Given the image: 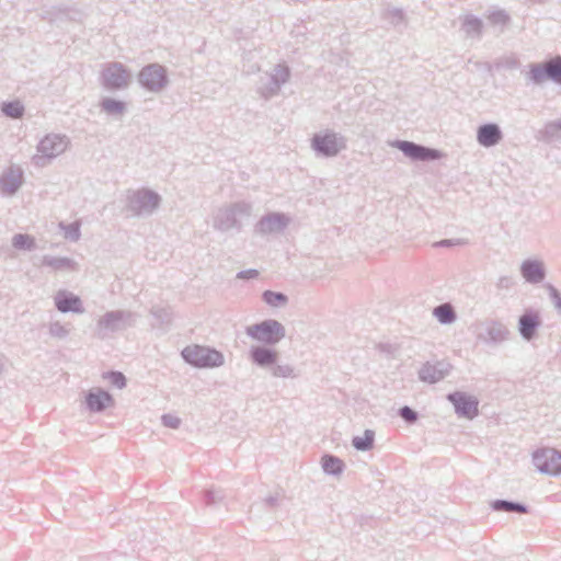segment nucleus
I'll return each instance as SVG.
<instances>
[{
	"mask_svg": "<svg viewBox=\"0 0 561 561\" xmlns=\"http://www.w3.org/2000/svg\"><path fill=\"white\" fill-rule=\"evenodd\" d=\"M184 359L196 367L208 368L220 366L224 363V356L216 350L190 345L182 351Z\"/></svg>",
	"mask_w": 561,
	"mask_h": 561,
	"instance_id": "obj_1",
	"label": "nucleus"
},
{
	"mask_svg": "<svg viewBox=\"0 0 561 561\" xmlns=\"http://www.w3.org/2000/svg\"><path fill=\"white\" fill-rule=\"evenodd\" d=\"M247 333L253 339L267 344H275L285 335L283 325L275 320L251 325L247 329Z\"/></svg>",
	"mask_w": 561,
	"mask_h": 561,
	"instance_id": "obj_2",
	"label": "nucleus"
},
{
	"mask_svg": "<svg viewBox=\"0 0 561 561\" xmlns=\"http://www.w3.org/2000/svg\"><path fill=\"white\" fill-rule=\"evenodd\" d=\"M538 469L549 474L561 473V454L554 449H546L535 455Z\"/></svg>",
	"mask_w": 561,
	"mask_h": 561,
	"instance_id": "obj_3",
	"label": "nucleus"
},
{
	"mask_svg": "<svg viewBox=\"0 0 561 561\" xmlns=\"http://www.w3.org/2000/svg\"><path fill=\"white\" fill-rule=\"evenodd\" d=\"M448 399L453 402L459 415L467 419H473L478 415V401L473 397L463 392H455L449 394Z\"/></svg>",
	"mask_w": 561,
	"mask_h": 561,
	"instance_id": "obj_4",
	"label": "nucleus"
},
{
	"mask_svg": "<svg viewBox=\"0 0 561 561\" xmlns=\"http://www.w3.org/2000/svg\"><path fill=\"white\" fill-rule=\"evenodd\" d=\"M140 82L149 90H159L165 84L164 69L158 65L146 67L140 72Z\"/></svg>",
	"mask_w": 561,
	"mask_h": 561,
	"instance_id": "obj_5",
	"label": "nucleus"
},
{
	"mask_svg": "<svg viewBox=\"0 0 561 561\" xmlns=\"http://www.w3.org/2000/svg\"><path fill=\"white\" fill-rule=\"evenodd\" d=\"M67 148V141L65 138L49 135L42 139L38 150L44 157H56L64 152Z\"/></svg>",
	"mask_w": 561,
	"mask_h": 561,
	"instance_id": "obj_6",
	"label": "nucleus"
},
{
	"mask_svg": "<svg viewBox=\"0 0 561 561\" xmlns=\"http://www.w3.org/2000/svg\"><path fill=\"white\" fill-rule=\"evenodd\" d=\"M398 148L413 159L434 160L439 158V153L437 151L414 145L409 141L399 142Z\"/></svg>",
	"mask_w": 561,
	"mask_h": 561,
	"instance_id": "obj_7",
	"label": "nucleus"
},
{
	"mask_svg": "<svg viewBox=\"0 0 561 561\" xmlns=\"http://www.w3.org/2000/svg\"><path fill=\"white\" fill-rule=\"evenodd\" d=\"M314 148L327 154V156H334L339 152L341 146L334 135H323L318 136L313 140Z\"/></svg>",
	"mask_w": 561,
	"mask_h": 561,
	"instance_id": "obj_8",
	"label": "nucleus"
},
{
	"mask_svg": "<svg viewBox=\"0 0 561 561\" xmlns=\"http://www.w3.org/2000/svg\"><path fill=\"white\" fill-rule=\"evenodd\" d=\"M501 139V131L494 124L483 125L478 130V141L484 146L490 147L499 142Z\"/></svg>",
	"mask_w": 561,
	"mask_h": 561,
	"instance_id": "obj_9",
	"label": "nucleus"
},
{
	"mask_svg": "<svg viewBox=\"0 0 561 561\" xmlns=\"http://www.w3.org/2000/svg\"><path fill=\"white\" fill-rule=\"evenodd\" d=\"M539 316L537 313H526L519 319V330L522 335L530 340L534 334L536 328L539 325Z\"/></svg>",
	"mask_w": 561,
	"mask_h": 561,
	"instance_id": "obj_10",
	"label": "nucleus"
},
{
	"mask_svg": "<svg viewBox=\"0 0 561 561\" xmlns=\"http://www.w3.org/2000/svg\"><path fill=\"white\" fill-rule=\"evenodd\" d=\"M87 403L90 410L101 411L112 404V397L105 391L98 390L88 396Z\"/></svg>",
	"mask_w": 561,
	"mask_h": 561,
	"instance_id": "obj_11",
	"label": "nucleus"
},
{
	"mask_svg": "<svg viewBox=\"0 0 561 561\" xmlns=\"http://www.w3.org/2000/svg\"><path fill=\"white\" fill-rule=\"evenodd\" d=\"M523 276L533 283H538L543 278V268L539 262H525L522 266Z\"/></svg>",
	"mask_w": 561,
	"mask_h": 561,
	"instance_id": "obj_12",
	"label": "nucleus"
},
{
	"mask_svg": "<svg viewBox=\"0 0 561 561\" xmlns=\"http://www.w3.org/2000/svg\"><path fill=\"white\" fill-rule=\"evenodd\" d=\"M276 357H277V353L274 351L267 350V348L255 347L252 351L253 360L261 366L274 364L276 360Z\"/></svg>",
	"mask_w": 561,
	"mask_h": 561,
	"instance_id": "obj_13",
	"label": "nucleus"
},
{
	"mask_svg": "<svg viewBox=\"0 0 561 561\" xmlns=\"http://www.w3.org/2000/svg\"><path fill=\"white\" fill-rule=\"evenodd\" d=\"M106 80L113 87H122L127 83V76L121 66L114 65L107 69Z\"/></svg>",
	"mask_w": 561,
	"mask_h": 561,
	"instance_id": "obj_14",
	"label": "nucleus"
},
{
	"mask_svg": "<svg viewBox=\"0 0 561 561\" xmlns=\"http://www.w3.org/2000/svg\"><path fill=\"white\" fill-rule=\"evenodd\" d=\"M57 308L62 311H79L81 307L80 299L73 296H59L56 299Z\"/></svg>",
	"mask_w": 561,
	"mask_h": 561,
	"instance_id": "obj_15",
	"label": "nucleus"
},
{
	"mask_svg": "<svg viewBox=\"0 0 561 561\" xmlns=\"http://www.w3.org/2000/svg\"><path fill=\"white\" fill-rule=\"evenodd\" d=\"M435 317L442 323H449L455 319L454 310L450 305H442L434 309Z\"/></svg>",
	"mask_w": 561,
	"mask_h": 561,
	"instance_id": "obj_16",
	"label": "nucleus"
},
{
	"mask_svg": "<svg viewBox=\"0 0 561 561\" xmlns=\"http://www.w3.org/2000/svg\"><path fill=\"white\" fill-rule=\"evenodd\" d=\"M322 467L329 473H340L343 469V462L339 458L324 456L322 458Z\"/></svg>",
	"mask_w": 561,
	"mask_h": 561,
	"instance_id": "obj_17",
	"label": "nucleus"
},
{
	"mask_svg": "<svg viewBox=\"0 0 561 561\" xmlns=\"http://www.w3.org/2000/svg\"><path fill=\"white\" fill-rule=\"evenodd\" d=\"M547 75L550 79L561 83V58L557 57L547 62Z\"/></svg>",
	"mask_w": 561,
	"mask_h": 561,
	"instance_id": "obj_18",
	"label": "nucleus"
},
{
	"mask_svg": "<svg viewBox=\"0 0 561 561\" xmlns=\"http://www.w3.org/2000/svg\"><path fill=\"white\" fill-rule=\"evenodd\" d=\"M422 380L427 382H436L442 378V373L431 365H425L420 371Z\"/></svg>",
	"mask_w": 561,
	"mask_h": 561,
	"instance_id": "obj_19",
	"label": "nucleus"
},
{
	"mask_svg": "<svg viewBox=\"0 0 561 561\" xmlns=\"http://www.w3.org/2000/svg\"><path fill=\"white\" fill-rule=\"evenodd\" d=\"M549 76L547 75V64L545 65H538L531 68L530 70V79L535 83H541L546 79H548Z\"/></svg>",
	"mask_w": 561,
	"mask_h": 561,
	"instance_id": "obj_20",
	"label": "nucleus"
},
{
	"mask_svg": "<svg viewBox=\"0 0 561 561\" xmlns=\"http://www.w3.org/2000/svg\"><path fill=\"white\" fill-rule=\"evenodd\" d=\"M2 111L10 117L19 118L22 116L24 110L21 103L15 101L4 104Z\"/></svg>",
	"mask_w": 561,
	"mask_h": 561,
	"instance_id": "obj_21",
	"label": "nucleus"
},
{
	"mask_svg": "<svg viewBox=\"0 0 561 561\" xmlns=\"http://www.w3.org/2000/svg\"><path fill=\"white\" fill-rule=\"evenodd\" d=\"M373 440V433L366 432L364 437H355L353 444L357 449L365 450L371 447Z\"/></svg>",
	"mask_w": 561,
	"mask_h": 561,
	"instance_id": "obj_22",
	"label": "nucleus"
},
{
	"mask_svg": "<svg viewBox=\"0 0 561 561\" xmlns=\"http://www.w3.org/2000/svg\"><path fill=\"white\" fill-rule=\"evenodd\" d=\"M34 240L26 234H18L13 238V245L18 249H30Z\"/></svg>",
	"mask_w": 561,
	"mask_h": 561,
	"instance_id": "obj_23",
	"label": "nucleus"
},
{
	"mask_svg": "<svg viewBox=\"0 0 561 561\" xmlns=\"http://www.w3.org/2000/svg\"><path fill=\"white\" fill-rule=\"evenodd\" d=\"M264 300L272 306H278L280 304L286 302V297L282 294L273 293V291H265L264 293Z\"/></svg>",
	"mask_w": 561,
	"mask_h": 561,
	"instance_id": "obj_24",
	"label": "nucleus"
},
{
	"mask_svg": "<svg viewBox=\"0 0 561 561\" xmlns=\"http://www.w3.org/2000/svg\"><path fill=\"white\" fill-rule=\"evenodd\" d=\"M494 507L496 510H505V511H508V512H520V513H524L525 512V508L518 504H514V503H510V502H496L494 504Z\"/></svg>",
	"mask_w": 561,
	"mask_h": 561,
	"instance_id": "obj_25",
	"label": "nucleus"
},
{
	"mask_svg": "<svg viewBox=\"0 0 561 561\" xmlns=\"http://www.w3.org/2000/svg\"><path fill=\"white\" fill-rule=\"evenodd\" d=\"M104 378L108 379L110 382L117 388H123L125 386V377L121 373H108Z\"/></svg>",
	"mask_w": 561,
	"mask_h": 561,
	"instance_id": "obj_26",
	"label": "nucleus"
},
{
	"mask_svg": "<svg viewBox=\"0 0 561 561\" xmlns=\"http://www.w3.org/2000/svg\"><path fill=\"white\" fill-rule=\"evenodd\" d=\"M103 106L107 112H117V113H121L124 108V106L121 102L112 101V100L105 101Z\"/></svg>",
	"mask_w": 561,
	"mask_h": 561,
	"instance_id": "obj_27",
	"label": "nucleus"
},
{
	"mask_svg": "<svg viewBox=\"0 0 561 561\" xmlns=\"http://www.w3.org/2000/svg\"><path fill=\"white\" fill-rule=\"evenodd\" d=\"M401 416L409 422H413L416 420L415 412L408 407L401 409Z\"/></svg>",
	"mask_w": 561,
	"mask_h": 561,
	"instance_id": "obj_28",
	"label": "nucleus"
},
{
	"mask_svg": "<svg viewBox=\"0 0 561 561\" xmlns=\"http://www.w3.org/2000/svg\"><path fill=\"white\" fill-rule=\"evenodd\" d=\"M553 297H554V299H556V305H557V307L561 308V298H560V296L558 295V293H557V291H554V290H553Z\"/></svg>",
	"mask_w": 561,
	"mask_h": 561,
	"instance_id": "obj_29",
	"label": "nucleus"
}]
</instances>
